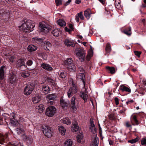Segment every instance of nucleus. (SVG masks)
Returning a JSON list of instances; mask_svg holds the SVG:
<instances>
[{"instance_id": "1", "label": "nucleus", "mask_w": 146, "mask_h": 146, "mask_svg": "<svg viewBox=\"0 0 146 146\" xmlns=\"http://www.w3.org/2000/svg\"><path fill=\"white\" fill-rule=\"evenodd\" d=\"M42 130L45 136L50 137L52 135L53 131L50 127L44 125L42 126Z\"/></svg>"}, {"instance_id": "2", "label": "nucleus", "mask_w": 146, "mask_h": 146, "mask_svg": "<svg viewBox=\"0 0 146 146\" xmlns=\"http://www.w3.org/2000/svg\"><path fill=\"white\" fill-rule=\"evenodd\" d=\"M78 88L77 86L74 83L72 84V86L69 89L68 92V96L69 98L72 96V95L77 93Z\"/></svg>"}, {"instance_id": "3", "label": "nucleus", "mask_w": 146, "mask_h": 146, "mask_svg": "<svg viewBox=\"0 0 146 146\" xmlns=\"http://www.w3.org/2000/svg\"><path fill=\"white\" fill-rule=\"evenodd\" d=\"M56 112V109L54 106L48 107L46 110L45 114L48 117H52Z\"/></svg>"}, {"instance_id": "4", "label": "nucleus", "mask_w": 146, "mask_h": 146, "mask_svg": "<svg viewBox=\"0 0 146 146\" xmlns=\"http://www.w3.org/2000/svg\"><path fill=\"white\" fill-rule=\"evenodd\" d=\"M34 87V84L33 83L27 85L24 90L25 94L26 95L30 94L33 90Z\"/></svg>"}, {"instance_id": "5", "label": "nucleus", "mask_w": 146, "mask_h": 146, "mask_svg": "<svg viewBox=\"0 0 146 146\" xmlns=\"http://www.w3.org/2000/svg\"><path fill=\"white\" fill-rule=\"evenodd\" d=\"M39 29L41 32L46 33L50 30V28L48 25L40 23H39Z\"/></svg>"}, {"instance_id": "6", "label": "nucleus", "mask_w": 146, "mask_h": 146, "mask_svg": "<svg viewBox=\"0 0 146 146\" xmlns=\"http://www.w3.org/2000/svg\"><path fill=\"white\" fill-rule=\"evenodd\" d=\"M24 140L27 143V145L30 146L33 142V139L32 137L30 135H24L23 136Z\"/></svg>"}, {"instance_id": "7", "label": "nucleus", "mask_w": 146, "mask_h": 146, "mask_svg": "<svg viewBox=\"0 0 146 146\" xmlns=\"http://www.w3.org/2000/svg\"><path fill=\"white\" fill-rule=\"evenodd\" d=\"M31 25V23L29 22V21H26L24 23H23L21 26H19V27L20 30L23 31H24L27 32L29 33V31L28 29V27L27 26Z\"/></svg>"}, {"instance_id": "8", "label": "nucleus", "mask_w": 146, "mask_h": 146, "mask_svg": "<svg viewBox=\"0 0 146 146\" xmlns=\"http://www.w3.org/2000/svg\"><path fill=\"white\" fill-rule=\"evenodd\" d=\"M77 56L81 61H84L85 58V52L82 49H80L76 53Z\"/></svg>"}, {"instance_id": "9", "label": "nucleus", "mask_w": 146, "mask_h": 146, "mask_svg": "<svg viewBox=\"0 0 146 146\" xmlns=\"http://www.w3.org/2000/svg\"><path fill=\"white\" fill-rule=\"evenodd\" d=\"M18 127L16 129V131L17 133L19 135L23 133L25 129V127L21 124H19Z\"/></svg>"}, {"instance_id": "10", "label": "nucleus", "mask_w": 146, "mask_h": 146, "mask_svg": "<svg viewBox=\"0 0 146 146\" xmlns=\"http://www.w3.org/2000/svg\"><path fill=\"white\" fill-rule=\"evenodd\" d=\"M76 77L78 80H81L84 85V88L85 85V78L84 74L83 73H79L77 75Z\"/></svg>"}, {"instance_id": "11", "label": "nucleus", "mask_w": 146, "mask_h": 146, "mask_svg": "<svg viewBox=\"0 0 146 146\" xmlns=\"http://www.w3.org/2000/svg\"><path fill=\"white\" fill-rule=\"evenodd\" d=\"M64 44L66 46L68 47L71 46L74 47L75 44L73 40L69 39H65L64 41Z\"/></svg>"}, {"instance_id": "12", "label": "nucleus", "mask_w": 146, "mask_h": 146, "mask_svg": "<svg viewBox=\"0 0 146 146\" xmlns=\"http://www.w3.org/2000/svg\"><path fill=\"white\" fill-rule=\"evenodd\" d=\"M76 98L74 96H73L72 98L70 103L71 108L75 111L77 109V106L76 104Z\"/></svg>"}, {"instance_id": "13", "label": "nucleus", "mask_w": 146, "mask_h": 146, "mask_svg": "<svg viewBox=\"0 0 146 146\" xmlns=\"http://www.w3.org/2000/svg\"><path fill=\"white\" fill-rule=\"evenodd\" d=\"M41 88L42 91L44 93L47 94L50 92V89L47 85H43Z\"/></svg>"}, {"instance_id": "14", "label": "nucleus", "mask_w": 146, "mask_h": 146, "mask_svg": "<svg viewBox=\"0 0 146 146\" xmlns=\"http://www.w3.org/2000/svg\"><path fill=\"white\" fill-rule=\"evenodd\" d=\"M42 68L48 71H51L52 68L50 65L45 63H42L41 65Z\"/></svg>"}, {"instance_id": "15", "label": "nucleus", "mask_w": 146, "mask_h": 146, "mask_svg": "<svg viewBox=\"0 0 146 146\" xmlns=\"http://www.w3.org/2000/svg\"><path fill=\"white\" fill-rule=\"evenodd\" d=\"M22 66H25L24 60L23 59L19 60L17 61V68L20 69Z\"/></svg>"}, {"instance_id": "16", "label": "nucleus", "mask_w": 146, "mask_h": 146, "mask_svg": "<svg viewBox=\"0 0 146 146\" xmlns=\"http://www.w3.org/2000/svg\"><path fill=\"white\" fill-rule=\"evenodd\" d=\"M92 14L91 11L90 9H88L84 11V15L88 19H89L90 18Z\"/></svg>"}, {"instance_id": "17", "label": "nucleus", "mask_w": 146, "mask_h": 146, "mask_svg": "<svg viewBox=\"0 0 146 146\" xmlns=\"http://www.w3.org/2000/svg\"><path fill=\"white\" fill-rule=\"evenodd\" d=\"M79 129L78 126V125L77 122L74 121H74L73 122V125L71 128V130L73 132H76Z\"/></svg>"}, {"instance_id": "18", "label": "nucleus", "mask_w": 146, "mask_h": 146, "mask_svg": "<svg viewBox=\"0 0 146 146\" xmlns=\"http://www.w3.org/2000/svg\"><path fill=\"white\" fill-rule=\"evenodd\" d=\"M77 141L79 143L83 142L84 141L83 135L82 133H79L77 136Z\"/></svg>"}, {"instance_id": "19", "label": "nucleus", "mask_w": 146, "mask_h": 146, "mask_svg": "<svg viewBox=\"0 0 146 146\" xmlns=\"http://www.w3.org/2000/svg\"><path fill=\"white\" fill-rule=\"evenodd\" d=\"M44 45L43 46L44 49L46 50H49V48L51 46V44L49 42L46 41L44 42Z\"/></svg>"}, {"instance_id": "20", "label": "nucleus", "mask_w": 146, "mask_h": 146, "mask_svg": "<svg viewBox=\"0 0 146 146\" xmlns=\"http://www.w3.org/2000/svg\"><path fill=\"white\" fill-rule=\"evenodd\" d=\"M61 32L58 29H56L53 30L52 33L53 35L56 36H59L61 34Z\"/></svg>"}, {"instance_id": "21", "label": "nucleus", "mask_w": 146, "mask_h": 146, "mask_svg": "<svg viewBox=\"0 0 146 146\" xmlns=\"http://www.w3.org/2000/svg\"><path fill=\"white\" fill-rule=\"evenodd\" d=\"M29 22L31 23V25L27 26L28 29L29 31V32H31L34 30V28L35 26V24L34 23H32L31 21H29Z\"/></svg>"}, {"instance_id": "22", "label": "nucleus", "mask_w": 146, "mask_h": 146, "mask_svg": "<svg viewBox=\"0 0 146 146\" xmlns=\"http://www.w3.org/2000/svg\"><path fill=\"white\" fill-rule=\"evenodd\" d=\"M120 87V89L123 92L126 91L128 92H131V90L130 88L123 85H121Z\"/></svg>"}, {"instance_id": "23", "label": "nucleus", "mask_w": 146, "mask_h": 146, "mask_svg": "<svg viewBox=\"0 0 146 146\" xmlns=\"http://www.w3.org/2000/svg\"><path fill=\"white\" fill-rule=\"evenodd\" d=\"M44 39V38H38L37 37H35L32 38V41L34 42L38 43L42 42Z\"/></svg>"}, {"instance_id": "24", "label": "nucleus", "mask_w": 146, "mask_h": 146, "mask_svg": "<svg viewBox=\"0 0 146 146\" xmlns=\"http://www.w3.org/2000/svg\"><path fill=\"white\" fill-rule=\"evenodd\" d=\"M58 129L60 132L61 133L62 135H64L65 134L66 130L63 126H58Z\"/></svg>"}, {"instance_id": "25", "label": "nucleus", "mask_w": 146, "mask_h": 146, "mask_svg": "<svg viewBox=\"0 0 146 146\" xmlns=\"http://www.w3.org/2000/svg\"><path fill=\"white\" fill-rule=\"evenodd\" d=\"M36 111L39 113L42 112L44 108L42 104L36 106Z\"/></svg>"}, {"instance_id": "26", "label": "nucleus", "mask_w": 146, "mask_h": 146, "mask_svg": "<svg viewBox=\"0 0 146 146\" xmlns=\"http://www.w3.org/2000/svg\"><path fill=\"white\" fill-rule=\"evenodd\" d=\"M67 68L68 70L72 72L75 71L76 69V66L73 63L67 66Z\"/></svg>"}, {"instance_id": "27", "label": "nucleus", "mask_w": 146, "mask_h": 146, "mask_svg": "<svg viewBox=\"0 0 146 146\" xmlns=\"http://www.w3.org/2000/svg\"><path fill=\"white\" fill-rule=\"evenodd\" d=\"M29 52H33L36 50L37 49V47L33 45H30L27 48Z\"/></svg>"}, {"instance_id": "28", "label": "nucleus", "mask_w": 146, "mask_h": 146, "mask_svg": "<svg viewBox=\"0 0 146 146\" xmlns=\"http://www.w3.org/2000/svg\"><path fill=\"white\" fill-rule=\"evenodd\" d=\"M40 97L38 96H35L33 97L32 99L33 102L34 104L38 103L40 100Z\"/></svg>"}, {"instance_id": "29", "label": "nucleus", "mask_w": 146, "mask_h": 146, "mask_svg": "<svg viewBox=\"0 0 146 146\" xmlns=\"http://www.w3.org/2000/svg\"><path fill=\"white\" fill-rule=\"evenodd\" d=\"M57 23L58 25L62 27H64L66 25V23L65 21L61 19H59L58 20Z\"/></svg>"}, {"instance_id": "30", "label": "nucleus", "mask_w": 146, "mask_h": 146, "mask_svg": "<svg viewBox=\"0 0 146 146\" xmlns=\"http://www.w3.org/2000/svg\"><path fill=\"white\" fill-rule=\"evenodd\" d=\"M64 63L65 65L67 67L73 63V60L71 58H68L65 61Z\"/></svg>"}, {"instance_id": "31", "label": "nucleus", "mask_w": 146, "mask_h": 146, "mask_svg": "<svg viewBox=\"0 0 146 146\" xmlns=\"http://www.w3.org/2000/svg\"><path fill=\"white\" fill-rule=\"evenodd\" d=\"M111 50V47L110 44L109 43H107L106 48L105 51L107 53H109Z\"/></svg>"}, {"instance_id": "32", "label": "nucleus", "mask_w": 146, "mask_h": 146, "mask_svg": "<svg viewBox=\"0 0 146 146\" xmlns=\"http://www.w3.org/2000/svg\"><path fill=\"white\" fill-rule=\"evenodd\" d=\"M56 96L55 94H51L48 95L47 96V98L49 100H54L56 98Z\"/></svg>"}, {"instance_id": "33", "label": "nucleus", "mask_w": 146, "mask_h": 146, "mask_svg": "<svg viewBox=\"0 0 146 146\" xmlns=\"http://www.w3.org/2000/svg\"><path fill=\"white\" fill-rule=\"evenodd\" d=\"M5 67L2 66L0 68V78L1 80H3L4 77V68Z\"/></svg>"}, {"instance_id": "34", "label": "nucleus", "mask_w": 146, "mask_h": 146, "mask_svg": "<svg viewBox=\"0 0 146 146\" xmlns=\"http://www.w3.org/2000/svg\"><path fill=\"white\" fill-rule=\"evenodd\" d=\"M9 80L11 84L14 83L16 82V77L13 75H11L9 78Z\"/></svg>"}, {"instance_id": "35", "label": "nucleus", "mask_w": 146, "mask_h": 146, "mask_svg": "<svg viewBox=\"0 0 146 146\" xmlns=\"http://www.w3.org/2000/svg\"><path fill=\"white\" fill-rule=\"evenodd\" d=\"M106 68L111 74H114L115 72V68L113 67L106 66Z\"/></svg>"}, {"instance_id": "36", "label": "nucleus", "mask_w": 146, "mask_h": 146, "mask_svg": "<svg viewBox=\"0 0 146 146\" xmlns=\"http://www.w3.org/2000/svg\"><path fill=\"white\" fill-rule=\"evenodd\" d=\"M131 30V27H130L128 28H127L124 29L123 30V32L125 34H126L128 36H129L131 35V33H130Z\"/></svg>"}, {"instance_id": "37", "label": "nucleus", "mask_w": 146, "mask_h": 146, "mask_svg": "<svg viewBox=\"0 0 146 146\" xmlns=\"http://www.w3.org/2000/svg\"><path fill=\"white\" fill-rule=\"evenodd\" d=\"M73 142L70 139H68L64 143V146H72Z\"/></svg>"}, {"instance_id": "38", "label": "nucleus", "mask_w": 146, "mask_h": 146, "mask_svg": "<svg viewBox=\"0 0 146 146\" xmlns=\"http://www.w3.org/2000/svg\"><path fill=\"white\" fill-rule=\"evenodd\" d=\"M62 122L63 123L67 125H70L71 123V122L69 119L67 117L64 119L62 120Z\"/></svg>"}, {"instance_id": "39", "label": "nucleus", "mask_w": 146, "mask_h": 146, "mask_svg": "<svg viewBox=\"0 0 146 146\" xmlns=\"http://www.w3.org/2000/svg\"><path fill=\"white\" fill-rule=\"evenodd\" d=\"M88 97V95L86 93L83 92L81 94V97L84 101L85 102L87 101Z\"/></svg>"}, {"instance_id": "40", "label": "nucleus", "mask_w": 146, "mask_h": 146, "mask_svg": "<svg viewBox=\"0 0 146 146\" xmlns=\"http://www.w3.org/2000/svg\"><path fill=\"white\" fill-rule=\"evenodd\" d=\"M60 105L62 108H64L67 106V104L63 99H61L60 100Z\"/></svg>"}, {"instance_id": "41", "label": "nucleus", "mask_w": 146, "mask_h": 146, "mask_svg": "<svg viewBox=\"0 0 146 146\" xmlns=\"http://www.w3.org/2000/svg\"><path fill=\"white\" fill-rule=\"evenodd\" d=\"M139 139V137H137L135 138L130 140H129L128 142L131 143H135Z\"/></svg>"}, {"instance_id": "42", "label": "nucleus", "mask_w": 146, "mask_h": 146, "mask_svg": "<svg viewBox=\"0 0 146 146\" xmlns=\"http://www.w3.org/2000/svg\"><path fill=\"white\" fill-rule=\"evenodd\" d=\"M115 5L117 9H121V7L120 6V5L119 3V0H115Z\"/></svg>"}, {"instance_id": "43", "label": "nucleus", "mask_w": 146, "mask_h": 146, "mask_svg": "<svg viewBox=\"0 0 146 146\" xmlns=\"http://www.w3.org/2000/svg\"><path fill=\"white\" fill-rule=\"evenodd\" d=\"M133 119L134 122V124H133V125H137L139 124V122L137 119L136 115H134L133 117Z\"/></svg>"}, {"instance_id": "44", "label": "nucleus", "mask_w": 146, "mask_h": 146, "mask_svg": "<svg viewBox=\"0 0 146 146\" xmlns=\"http://www.w3.org/2000/svg\"><path fill=\"white\" fill-rule=\"evenodd\" d=\"M46 80L48 83L52 84V85H54L55 84L54 80L50 78L47 77Z\"/></svg>"}, {"instance_id": "45", "label": "nucleus", "mask_w": 146, "mask_h": 146, "mask_svg": "<svg viewBox=\"0 0 146 146\" xmlns=\"http://www.w3.org/2000/svg\"><path fill=\"white\" fill-rule=\"evenodd\" d=\"M66 76V72L65 71L62 72L60 74V77L62 78H64Z\"/></svg>"}, {"instance_id": "46", "label": "nucleus", "mask_w": 146, "mask_h": 146, "mask_svg": "<svg viewBox=\"0 0 146 146\" xmlns=\"http://www.w3.org/2000/svg\"><path fill=\"white\" fill-rule=\"evenodd\" d=\"M15 57L14 56L9 55L7 57V58H8L9 60L11 62H13L15 59Z\"/></svg>"}, {"instance_id": "47", "label": "nucleus", "mask_w": 146, "mask_h": 146, "mask_svg": "<svg viewBox=\"0 0 146 146\" xmlns=\"http://www.w3.org/2000/svg\"><path fill=\"white\" fill-rule=\"evenodd\" d=\"M21 75L22 77L26 78L29 75V74L28 73L25 72H23L21 74Z\"/></svg>"}, {"instance_id": "48", "label": "nucleus", "mask_w": 146, "mask_h": 146, "mask_svg": "<svg viewBox=\"0 0 146 146\" xmlns=\"http://www.w3.org/2000/svg\"><path fill=\"white\" fill-rule=\"evenodd\" d=\"M93 55L92 52V51H90V52H88L87 56L86 57V59L88 60H89L90 59V58L91 57H92Z\"/></svg>"}, {"instance_id": "49", "label": "nucleus", "mask_w": 146, "mask_h": 146, "mask_svg": "<svg viewBox=\"0 0 146 146\" xmlns=\"http://www.w3.org/2000/svg\"><path fill=\"white\" fill-rule=\"evenodd\" d=\"M141 142L142 145L146 146V137L142 138Z\"/></svg>"}, {"instance_id": "50", "label": "nucleus", "mask_w": 146, "mask_h": 146, "mask_svg": "<svg viewBox=\"0 0 146 146\" xmlns=\"http://www.w3.org/2000/svg\"><path fill=\"white\" fill-rule=\"evenodd\" d=\"M90 128H91L92 127H95V125L94 124V121L92 119H90Z\"/></svg>"}, {"instance_id": "51", "label": "nucleus", "mask_w": 146, "mask_h": 146, "mask_svg": "<svg viewBox=\"0 0 146 146\" xmlns=\"http://www.w3.org/2000/svg\"><path fill=\"white\" fill-rule=\"evenodd\" d=\"M55 1L57 6H58L62 4V0H55Z\"/></svg>"}, {"instance_id": "52", "label": "nucleus", "mask_w": 146, "mask_h": 146, "mask_svg": "<svg viewBox=\"0 0 146 146\" xmlns=\"http://www.w3.org/2000/svg\"><path fill=\"white\" fill-rule=\"evenodd\" d=\"M78 15L79 18H80L81 20L84 19V17L83 15V13L82 12H80L79 13H78Z\"/></svg>"}, {"instance_id": "53", "label": "nucleus", "mask_w": 146, "mask_h": 146, "mask_svg": "<svg viewBox=\"0 0 146 146\" xmlns=\"http://www.w3.org/2000/svg\"><path fill=\"white\" fill-rule=\"evenodd\" d=\"M78 15L79 18H80L81 20L84 19V17L83 15V13L82 12H80L79 13H78Z\"/></svg>"}, {"instance_id": "54", "label": "nucleus", "mask_w": 146, "mask_h": 146, "mask_svg": "<svg viewBox=\"0 0 146 146\" xmlns=\"http://www.w3.org/2000/svg\"><path fill=\"white\" fill-rule=\"evenodd\" d=\"M98 137H95L93 143L96 144H98Z\"/></svg>"}, {"instance_id": "55", "label": "nucleus", "mask_w": 146, "mask_h": 146, "mask_svg": "<svg viewBox=\"0 0 146 146\" xmlns=\"http://www.w3.org/2000/svg\"><path fill=\"white\" fill-rule=\"evenodd\" d=\"M134 52L135 54L138 57H140V55L141 54V52L137 51H134Z\"/></svg>"}, {"instance_id": "56", "label": "nucleus", "mask_w": 146, "mask_h": 146, "mask_svg": "<svg viewBox=\"0 0 146 146\" xmlns=\"http://www.w3.org/2000/svg\"><path fill=\"white\" fill-rule=\"evenodd\" d=\"M92 133L94 134L96 132V129L95 127L90 128Z\"/></svg>"}, {"instance_id": "57", "label": "nucleus", "mask_w": 146, "mask_h": 146, "mask_svg": "<svg viewBox=\"0 0 146 146\" xmlns=\"http://www.w3.org/2000/svg\"><path fill=\"white\" fill-rule=\"evenodd\" d=\"M126 110V109L124 108L122 110H120L119 111V113L120 114H122L123 113L125 114V111Z\"/></svg>"}, {"instance_id": "58", "label": "nucleus", "mask_w": 146, "mask_h": 146, "mask_svg": "<svg viewBox=\"0 0 146 146\" xmlns=\"http://www.w3.org/2000/svg\"><path fill=\"white\" fill-rule=\"evenodd\" d=\"M27 63L28 66H31L33 64V61L31 60H29L27 61Z\"/></svg>"}, {"instance_id": "59", "label": "nucleus", "mask_w": 146, "mask_h": 146, "mask_svg": "<svg viewBox=\"0 0 146 146\" xmlns=\"http://www.w3.org/2000/svg\"><path fill=\"white\" fill-rule=\"evenodd\" d=\"M75 20L77 22H78L79 21V17L78 15V14H77V15L75 16Z\"/></svg>"}, {"instance_id": "60", "label": "nucleus", "mask_w": 146, "mask_h": 146, "mask_svg": "<svg viewBox=\"0 0 146 146\" xmlns=\"http://www.w3.org/2000/svg\"><path fill=\"white\" fill-rule=\"evenodd\" d=\"M115 104L116 105H118L119 104V99L117 97L115 98Z\"/></svg>"}, {"instance_id": "61", "label": "nucleus", "mask_w": 146, "mask_h": 146, "mask_svg": "<svg viewBox=\"0 0 146 146\" xmlns=\"http://www.w3.org/2000/svg\"><path fill=\"white\" fill-rule=\"evenodd\" d=\"M4 138L3 137L1 138L0 139V144H3V142L4 141Z\"/></svg>"}, {"instance_id": "62", "label": "nucleus", "mask_w": 146, "mask_h": 146, "mask_svg": "<svg viewBox=\"0 0 146 146\" xmlns=\"http://www.w3.org/2000/svg\"><path fill=\"white\" fill-rule=\"evenodd\" d=\"M5 1L8 4H11L13 3V0H5Z\"/></svg>"}, {"instance_id": "63", "label": "nucleus", "mask_w": 146, "mask_h": 146, "mask_svg": "<svg viewBox=\"0 0 146 146\" xmlns=\"http://www.w3.org/2000/svg\"><path fill=\"white\" fill-rule=\"evenodd\" d=\"M65 31L68 32H70L71 31V30L70 29H68L67 27H65L64 28Z\"/></svg>"}, {"instance_id": "64", "label": "nucleus", "mask_w": 146, "mask_h": 146, "mask_svg": "<svg viewBox=\"0 0 146 146\" xmlns=\"http://www.w3.org/2000/svg\"><path fill=\"white\" fill-rule=\"evenodd\" d=\"M82 0H75V3L77 4H79L80 3Z\"/></svg>"}]
</instances>
